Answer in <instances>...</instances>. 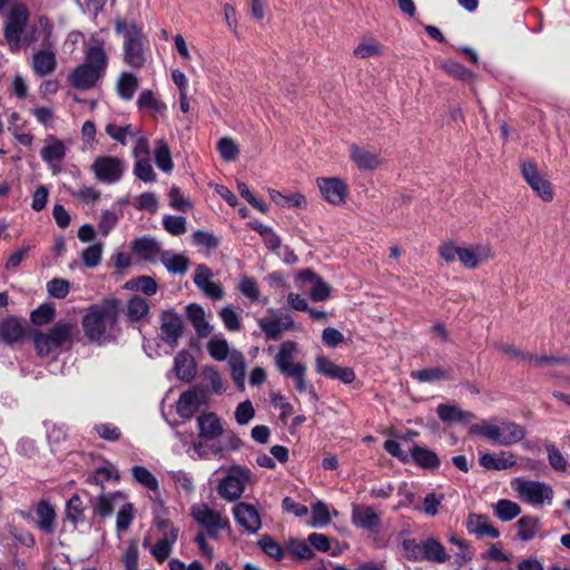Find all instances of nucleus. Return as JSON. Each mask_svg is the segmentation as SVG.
Listing matches in <instances>:
<instances>
[{"instance_id": "nucleus-40", "label": "nucleus", "mask_w": 570, "mask_h": 570, "mask_svg": "<svg viewBox=\"0 0 570 570\" xmlns=\"http://www.w3.org/2000/svg\"><path fill=\"white\" fill-rule=\"evenodd\" d=\"M24 335L21 323L13 317L4 320L0 325V337L6 343L12 344L20 341Z\"/></svg>"}, {"instance_id": "nucleus-10", "label": "nucleus", "mask_w": 570, "mask_h": 570, "mask_svg": "<svg viewBox=\"0 0 570 570\" xmlns=\"http://www.w3.org/2000/svg\"><path fill=\"white\" fill-rule=\"evenodd\" d=\"M156 542L150 547V554L158 563L165 562L173 553L179 537V529L171 521L157 520L154 528Z\"/></svg>"}, {"instance_id": "nucleus-36", "label": "nucleus", "mask_w": 570, "mask_h": 570, "mask_svg": "<svg viewBox=\"0 0 570 570\" xmlns=\"http://www.w3.org/2000/svg\"><path fill=\"white\" fill-rule=\"evenodd\" d=\"M160 262L169 273L185 274L189 267V259L184 254H176L171 250H165L160 255Z\"/></svg>"}, {"instance_id": "nucleus-31", "label": "nucleus", "mask_w": 570, "mask_h": 570, "mask_svg": "<svg viewBox=\"0 0 570 570\" xmlns=\"http://www.w3.org/2000/svg\"><path fill=\"white\" fill-rule=\"evenodd\" d=\"M132 250L144 261L155 262L157 258L160 259L161 247L160 244L149 237H141L135 240Z\"/></svg>"}, {"instance_id": "nucleus-23", "label": "nucleus", "mask_w": 570, "mask_h": 570, "mask_svg": "<svg viewBox=\"0 0 570 570\" xmlns=\"http://www.w3.org/2000/svg\"><path fill=\"white\" fill-rule=\"evenodd\" d=\"M307 366L303 362H297L295 367H292L288 372L283 375L289 377L294 382V386L299 393H307L313 403L318 401L315 387L306 380Z\"/></svg>"}, {"instance_id": "nucleus-16", "label": "nucleus", "mask_w": 570, "mask_h": 570, "mask_svg": "<svg viewBox=\"0 0 570 570\" xmlns=\"http://www.w3.org/2000/svg\"><path fill=\"white\" fill-rule=\"evenodd\" d=\"M495 252L493 246L488 242L474 243L465 245L462 266L466 269H475L480 265L487 264L493 259Z\"/></svg>"}, {"instance_id": "nucleus-49", "label": "nucleus", "mask_w": 570, "mask_h": 570, "mask_svg": "<svg viewBox=\"0 0 570 570\" xmlns=\"http://www.w3.org/2000/svg\"><path fill=\"white\" fill-rule=\"evenodd\" d=\"M238 291L250 302H261L263 305L268 303L267 297H261L258 284L253 277L242 276L238 283Z\"/></svg>"}, {"instance_id": "nucleus-45", "label": "nucleus", "mask_w": 570, "mask_h": 570, "mask_svg": "<svg viewBox=\"0 0 570 570\" xmlns=\"http://www.w3.org/2000/svg\"><path fill=\"white\" fill-rule=\"evenodd\" d=\"M199 407V399L196 392H184L177 401V413L184 419L191 417Z\"/></svg>"}, {"instance_id": "nucleus-47", "label": "nucleus", "mask_w": 570, "mask_h": 570, "mask_svg": "<svg viewBox=\"0 0 570 570\" xmlns=\"http://www.w3.org/2000/svg\"><path fill=\"white\" fill-rule=\"evenodd\" d=\"M413 461L423 469H436L440 465V460L433 451L415 445L411 451Z\"/></svg>"}, {"instance_id": "nucleus-33", "label": "nucleus", "mask_w": 570, "mask_h": 570, "mask_svg": "<svg viewBox=\"0 0 570 570\" xmlns=\"http://www.w3.org/2000/svg\"><path fill=\"white\" fill-rule=\"evenodd\" d=\"M174 371L176 376L181 380L189 382L195 373L196 366L193 356L187 351H180L174 360Z\"/></svg>"}, {"instance_id": "nucleus-13", "label": "nucleus", "mask_w": 570, "mask_h": 570, "mask_svg": "<svg viewBox=\"0 0 570 570\" xmlns=\"http://www.w3.org/2000/svg\"><path fill=\"white\" fill-rule=\"evenodd\" d=\"M521 173L527 184L538 197L547 203L553 199L554 193L551 183L547 179L546 175L539 171L533 160H523L521 163Z\"/></svg>"}, {"instance_id": "nucleus-29", "label": "nucleus", "mask_w": 570, "mask_h": 570, "mask_svg": "<svg viewBox=\"0 0 570 570\" xmlns=\"http://www.w3.org/2000/svg\"><path fill=\"white\" fill-rule=\"evenodd\" d=\"M268 196L275 203L276 206L282 208L305 209L307 207L306 197L298 191L283 194L276 189L269 188Z\"/></svg>"}, {"instance_id": "nucleus-62", "label": "nucleus", "mask_w": 570, "mask_h": 570, "mask_svg": "<svg viewBox=\"0 0 570 570\" xmlns=\"http://www.w3.org/2000/svg\"><path fill=\"white\" fill-rule=\"evenodd\" d=\"M110 480L118 481L119 475L117 469L111 464H105L100 468H97L92 475L89 476V481L102 485L105 482Z\"/></svg>"}, {"instance_id": "nucleus-42", "label": "nucleus", "mask_w": 570, "mask_h": 570, "mask_svg": "<svg viewBox=\"0 0 570 570\" xmlns=\"http://www.w3.org/2000/svg\"><path fill=\"white\" fill-rule=\"evenodd\" d=\"M465 245H460L452 239L442 242L438 247L440 257L448 264L459 262L462 265Z\"/></svg>"}, {"instance_id": "nucleus-51", "label": "nucleus", "mask_w": 570, "mask_h": 570, "mask_svg": "<svg viewBox=\"0 0 570 570\" xmlns=\"http://www.w3.org/2000/svg\"><path fill=\"white\" fill-rule=\"evenodd\" d=\"M125 288L135 292H141L147 296H153L158 291L156 281L150 276H139L125 283Z\"/></svg>"}, {"instance_id": "nucleus-25", "label": "nucleus", "mask_w": 570, "mask_h": 570, "mask_svg": "<svg viewBox=\"0 0 570 570\" xmlns=\"http://www.w3.org/2000/svg\"><path fill=\"white\" fill-rule=\"evenodd\" d=\"M50 48L45 47V49L36 51L32 56L31 68L39 77L52 73L57 67L56 53Z\"/></svg>"}, {"instance_id": "nucleus-34", "label": "nucleus", "mask_w": 570, "mask_h": 570, "mask_svg": "<svg viewBox=\"0 0 570 570\" xmlns=\"http://www.w3.org/2000/svg\"><path fill=\"white\" fill-rule=\"evenodd\" d=\"M353 523L365 529H374L380 523L379 514L371 507L355 505L352 511Z\"/></svg>"}, {"instance_id": "nucleus-21", "label": "nucleus", "mask_w": 570, "mask_h": 570, "mask_svg": "<svg viewBox=\"0 0 570 570\" xmlns=\"http://www.w3.org/2000/svg\"><path fill=\"white\" fill-rule=\"evenodd\" d=\"M258 326L267 340H277L283 332L297 328L289 315L263 317L258 320Z\"/></svg>"}, {"instance_id": "nucleus-54", "label": "nucleus", "mask_w": 570, "mask_h": 570, "mask_svg": "<svg viewBox=\"0 0 570 570\" xmlns=\"http://www.w3.org/2000/svg\"><path fill=\"white\" fill-rule=\"evenodd\" d=\"M218 315L227 331H229V332L240 331L242 316L232 305L222 307Z\"/></svg>"}, {"instance_id": "nucleus-6", "label": "nucleus", "mask_w": 570, "mask_h": 570, "mask_svg": "<svg viewBox=\"0 0 570 570\" xmlns=\"http://www.w3.org/2000/svg\"><path fill=\"white\" fill-rule=\"evenodd\" d=\"M510 485L521 501L531 505L542 507L552 503L554 491L552 487L546 482L513 478L510 481Z\"/></svg>"}, {"instance_id": "nucleus-22", "label": "nucleus", "mask_w": 570, "mask_h": 570, "mask_svg": "<svg viewBox=\"0 0 570 570\" xmlns=\"http://www.w3.org/2000/svg\"><path fill=\"white\" fill-rule=\"evenodd\" d=\"M350 156L361 170H375L383 163V158L380 153L357 145H352L350 147Z\"/></svg>"}, {"instance_id": "nucleus-19", "label": "nucleus", "mask_w": 570, "mask_h": 570, "mask_svg": "<svg viewBox=\"0 0 570 570\" xmlns=\"http://www.w3.org/2000/svg\"><path fill=\"white\" fill-rule=\"evenodd\" d=\"M233 514L238 525L248 533H257L261 530V514L253 504L239 502L233 508Z\"/></svg>"}, {"instance_id": "nucleus-58", "label": "nucleus", "mask_w": 570, "mask_h": 570, "mask_svg": "<svg viewBox=\"0 0 570 570\" xmlns=\"http://www.w3.org/2000/svg\"><path fill=\"white\" fill-rule=\"evenodd\" d=\"M134 520V505L127 502V499L119 507L116 518V528L118 532H125Z\"/></svg>"}, {"instance_id": "nucleus-15", "label": "nucleus", "mask_w": 570, "mask_h": 570, "mask_svg": "<svg viewBox=\"0 0 570 570\" xmlns=\"http://www.w3.org/2000/svg\"><path fill=\"white\" fill-rule=\"evenodd\" d=\"M316 185L322 197L333 206L345 204L348 195V187L344 180L337 177H320Z\"/></svg>"}, {"instance_id": "nucleus-61", "label": "nucleus", "mask_w": 570, "mask_h": 570, "mask_svg": "<svg viewBox=\"0 0 570 570\" xmlns=\"http://www.w3.org/2000/svg\"><path fill=\"white\" fill-rule=\"evenodd\" d=\"M132 173L144 183H154L156 180V174L148 158L136 160Z\"/></svg>"}, {"instance_id": "nucleus-43", "label": "nucleus", "mask_w": 570, "mask_h": 570, "mask_svg": "<svg viewBox=\"0 0 570 570\" xmlns=\"http://www.w3.org/2000/svg\"><path fill=\"white\" fill-rule=\"evenodd\" d=\"M227 362L230 366L232 377L235 384L239 389H244L246 379V363L244 355L239 351L233 350Z\"/></svg>"}, {"instance_id": "nucleus-41", "label": "nucleus", "mask_w": 570, "mask_h": 570, "mask_svg": "<svg viewBox=\"0 0 570 570\" xmlns=\"http://www.w3.org/2000/svg\"><path fill=\"white\" fill-rule=\"evenodd\" d=\"M138 86L137 76L131 72H122L117 80V94L122 100L129 101L134 98Z\"/></svg>"}, {"instance_id": "nucleus-4", "label": "nucleus", "mask_w": 570, "mask_h": 570, "mask_svg": "<svg viewBox=\"0 0 570 570\" xmlns=\"http://www.w3.org/2000/svg\"><path fill=\"white\" fill-rule=\"evenodd\" d=\"M470 433L484 436L492 444L501 446L519 443L525 436V430L522 425L498 417L472 424Z\"/></svg>"}, {"instance_id": "nucleus-35", "label": "nucleus", "mask_w": 570, "mask_h": 570, "mask_svg": "<svg viewBox=\"0 0 570 570\" xmlns=\"http://www.w3.org/2000/svg\"><path fill=\"white\" fill-rule=\"evenodd\" d=\"M436 413L443 422L449 423H468L473 419V414L468 411L461 410L453 404H440Z\"/></svg>"}, {"instance_id": "nucleus-48", "label": "nucleus", "mask_w": 570, "mask_h": 570, "mask_svg": "<svg viewBox=\"0 0 570 570\" xmlns=\"http://www.w3.org/2000/svg\"><path fill=\"white\" fill-rule=\"evenodd\" d=\"M493 511L498 519L509 522L521 513V508L517 502L508 499H500L493 504Z\"/></svg>"}, {"instance_id": "nucleus-17", "label": "nucleus", "mask_w": 570, "mask_h": 570, "mask_svg": "<svg viewBox=\"0 0 570 570\" xmlns=\"http://www.w3.org/2000/svg\"><path fill=\"white\" fill-rule=\"evenodd\" d=\"M213 272L204 264L195 268L193 277L194 284L209 298L220 301L225 296V291L220 283L213 281Z\"/></svg>"}, {"instance_id": "nucleus-56", "label": "nucleus", "mask_w": 570, "mask_h": 570, "mask_svg": "<svg viewBox=\"0 0 570 570\" xmlns=\"http://www.w3.org/2000/svg\"><path fill=\"white\" fill-rule=\"evenodd\" d=\"M312 522L311 525L313 528H324L332 520V513L328 507L322 502L317 501L312 505Z\"/></svg>"}, {"instance_id": "nucleus-14", "label": "nucleus", "mask_w": 570, "mask_h": 570, "mask_svg": "<svg viewBox=\"0 0 570 570\" xmlns=\"http://www.w3.org/2000/svg\"><path fill=\"white\" fill-rule=\"evenodd\" d=\"M52 31L53 24L51 21L46 16H37L32 21H29L22 45H41L42 47H51Z\"/></svg>"}, {"instance_id": "nucleus-8", "label": "nucleus", "mask_w": 570, "mask_h": 570, "mask_svg": "<svg viewBox=\"0 0 570 570\" xmlns=\"http://www.w3.org/2000/svg\"><path fill=\"white\" fill-rule=\"evenodd\" d=\"M90 170L99 183L116 185L124 178L127 171V164L122 157L100 155L94 159Z\"/></svg>"}, {"instance_id": "nucleus-2", "label": "nucleus", "mask_w": 570, "mask_h": 570, "mask_svg": "<svg viewBox=\"0 0 570 570\" xmlns=\"http://www.w3.org/2000/svg\"><path fill=\"white\" fill-rule=\"evenodd\" d=\"M118 317L119 302L117 299H104L91 305L82 318L86 337L99 345L114 341L117 335Z\"/></svg>"}, {"instance_id": "nucleus-38", "label": "nucleus", "mask_w": 570, "mask_h": 570, "mask_svg": "<svg viewBox=\"0 0 570 570\" xmlns=\"http://www.w3.org/2000/svg\"><path fill=\"white\" fill-rule=\"evenodd\" d=\"M233 350L222 334L214 335L207 343L208 354L215 361H228Z\"/></svg>"}, {"instance_id": "nucleus-9", "label": "nucleus", "mask_w": 570, "mask_h": 570, "mask_svg": "<svg viewBox=\"0 0 570 570\" xmlns=\"http://www.w3.org/2000/svg\"><path fill=\"white\" fill-rule=\"evenodd\" d=\"M250 478L252 472L249 469L240 465L229 466L226 476L217 485L219 497L228 502L238 500L243 495Z\"/></svg>"}, {"instance_id": "nucleus-27", "label": "nucleus", "mask_w": 570, "mask_h": 570, "mask_svg": "<svg viewBox=\"0 0 570 570\" xmlns=\"http://www.w3.org/2000/svg\"><path fill=\"white\" fill-rule=\"evenodd\" d=\"M186 315L198 337H207L213 332L214 327L207 321L205 309L200 305L196 303L187 305Z\"/></svg>"}, {"instance_id": "nucleus-37", "label": "nucleus", "mask_w": 570, "mask_h": 570, "mask_svg": "<svg viewBox=\"0 0 570 570\" xmlns=\"http://www.w3.org/2000/svg\"><path fill=\"white\" fill-rule=\"evenodd\" d=\"M480 464L488 470H507L517 464L513 454L507 455L505 453L492 454L484 453L480 458Z\"/></svg>"}, {"instance_id": "nucleus-20", "label": "nucleus", "mask_w": 570, "mask_h": 570, "mask_svg": "<svg viewBox=\"0 0 570 570\" xmlns=\"http://www.w3.org/2000/svg\"><path fill=\"white\" fill-rule=\"evenodd\" d=\"M184 321L180 315L173 311L164 312L161 315L160 336L170 347H175L183 334Z\"/></svg>"}, {"instance_id": "nucleus-3", "label": "nucleus", "mask_w": 570, "mask_h": 570, "mask_svg": "<svg viewBox=\"0 0 570 570\" xmlns=\"http://www.w3.org/2000/svg\"><path fill=\"white\" fill-rule=\"evenodd\" d=\"M107 63L108 58L104 49V42L92 37L85 50V62L73 69L68 80L77 89H91L105 75Z\"/></svg>"}, {"instance_id": "nucleus-32", "label": "nucleus", "mask_w": 570, "mask_h": 570, "mask_svg": "<svg viewBox=\"0 0 570 570\" xmlns=\"http://www.w3.org/2000/svg\"><path fill=\"white\" fill-rule=\"evenodd\" d=\"M125 500L126 495L119 491L101 494L96 499L95 512L100 517H108L115 509H119Z\"/></svg>"}, {"instance_id": "nucleus-64", "label": "nucleus", "mask_w": 570, "mask_h": 570, "mask_svg": "<svg viewBox=\"0 0 570 570\" xmlns=\"http://www.w3.org/2000/svg\"><path fill=\"white\" fill-rule=\"evenodd\" d=\"M288 551L301 560H308L314 556L309 543L299 539H289L287 543Z\"/></svg>"}, {"instance_id": "nucleus-63", "label": "nucleus", "mask_w": 570, "mask_h": 570, "mask_svg": "<svg viewBox=\"0 0 570 570\" xmlns=\"http://www.w3.org/2000/svg\"><path fill=\"white\" fill-rule=\"evenodd\" d=\"M66 518L72 523H77L83 519V503L79 495H72L66 505Z\"/></svg>"}, {"instance_id": "nucleus-5", "label": "nucleus", "mask_w": 570, "mask_h": 570, "mask_svg": "<svg viewBox=\"0 0 570 570\" xmlns=\"http://www.w3.org/2000/svg\"><path fill=\"white\" fill-rule=\"evenodd\" d=\"M118 35L124 37V59L132 68H141L146 63V50L148 40L144 36L141 28L136 23H127L118 19L115 23Z\"/></svg>"}, {"instance_id": "nucleus-24", "label": "nucleus", "mask_w": 570, "mask_h": 570, "mask_svg": "<svg viewBox=\"0 0 570 570\" xmlns=\"http://www.w3.org/2000/svg\"><path fill=\"white\" fill-rule=\"evenodd\" d=\"M298 353V344L294 341H284L281 343L277 353L274 356L275 366L281 374L295 367V357Z\"/></svg>"}, {"instance_id": "nucleus-60", "label": "nucleus", "mask_w": 570, "mask_h": 570, "mask_svg": "<svg viewBox=\"0 0 570 570\" xmlns=\"http://www.w3.org/2000/svg\"><path fill=\"white\" fill-rule=\"evenodd\" d=\"M411 376L419 382H435L448 379V372L441 367H429L412 372Z\"/></svg>"}, {"instance_id": "nucleus-30", "label": "nucleus", "mask_w": 570, "mask_h": 570, "mask_svg": "<svg viewBox=\"0 0 570 570\" xmlns=\"http://www.w3.org/2000/svg\"><path fill=\"white\" fill-rule=\"evenodd\" d=\"M35 512L38 529L48 534L52 533L56 528L53 507L47 501H41L37 504Z\"/></svg>"}, {"instance_id": "nucleus-11", "label": "nucleus", "mask_w": 570, "mask_h": 570, "mask_svg": "<svg viewBox=\"0 0 570 570\" xmlns=\"http://www.w3.org/2000/svg\"><path fill=\"white\" fill-rule=\"evenodd\" d=\"M190 515L215 540L219 538L222 530L230 528L226 517L204 502L194 503L190 507Z\"/></svg>"}, {"instance_id": "nucleus-50", "label": "nucleus", "mask_w": 570, "mask_h": 570, "mask_svg": "<svg viewBox=\"0 0 570 570\" xmlns=\"http://www.w3.org/2000/svg\"><path fill=\"white\" fill-rule=\"evenodd\" d=\"M154 158L156 166L164 173H171L174 163L171 159V153L165 140L159 139L156 142L154 150Z\"/></svg>"}, {"instance_id": "nucleus-39", "label": "nucleus", "mask_w": 570, "mask_h": 570, "mask_svg": "<svg viewBox=\"0 0 570 570\" xmlns=\"http://www.w3.org/2000/svg\"><path fill=\"white\" fill-rule=\"evenodd\" d=\"M138 130V128L130 124L120 126L115 122L108 124L105 128L106 134L121 146H126L129 139H132L135 136H137Z\"/></svg>"}, {"instance_id": "nucleus-1", "label": "nucleus", "mask_w": 570, "mask_h": 570, "mask_svg": "<svg viewBox=\"0 0 570 570\" xmlns=\"http://www.w3.org/2000/svg\"><path fill=\"white\" fill-rule=\"evenodd\" d=\"M198 439L186 450L193 460L224 459L240 445V440L233 433H225L222 420L213 412L197 417Z\"/></svg>"}, {"instance_id": "nucleus-53", "label": "nucleus", "mask_w": 570, "mask_h": 570, "mask_svg": "<svg viewBox=\"0 0 570 570\" xmlns=\"http://www.w3.org/2000/svg\"><path fill=\"white\" fill-rule=\"evenodd\" d=\"M137 107L139 110H153L156 114H163L166 110V105L149 89L140 92L137 99Z\"/></svg>"}, {"instance_id": "nucleus-46", "label": "nucleus", "mask_w": 570, "mask_h": 570, "mask_svg": "<svg viewBox=\"0 0 570 570\" xmlns=\"http://www.w3.org/2000/svg\"><path fill=\"white\" fill-rule=\"evenodd\" d=\"M518 537L522 541H530L535 538L541 529L540 520L537 517L524 515L518 522Z\"/></svg>"}, {"instance_id": "nucleus-18", "label": "nucleus", "mask_w": 570, "mask_h": 570, "mask_svg": "<svg viewBox=\"0 0 570 570\" xmlns=\"http://www.w3.org/2000/svg\"><path fill=\"white\" fill-rule=\"evenodd\" d=\"M67 148L65 142L53 135L45 139V145L40 150L41 159L56 173L60 170V164L66 157Z\"/></svg>"}, {"instance_id": "nucleus-44", "label": "nucleus", "mask_w": 570, "mask_h": 570, "mask_svg": "<svg viewBox=\"0 0 570 570\" xmlns=\"http://www.w3.org/2000/svg\"><path fill=\"white\" fill-rule=\"evenodd\" d=\"M501 351L509 355L510 357H519L522 358H529V361L533 362L537 366H544V365H554V364H568V358H559V357H547V356H533L529 355L525 356L523 353H521L519 350H517L513 346L510 345H503L501 347Z\"/></svg>"}, {"instance_id": "nucleus-26", "label": "nucleus", "mask_w": 570, "mask_h": 570, "mask_svg": "<svg viewBox=\"0 0 570 570\" xmlns=\"http://www.w3.org/2000/svg\"><path fill=\"white\" fill-rule=\"evenodd\" d=\"M466 530L469 533L476 535L478 538H492L497 539L500 535L498 529L493 527L488 517L480 514H470L465 522Z\"/></svg>"}, {"instance_id": "nucleus-57", "label": "nucleus", "mask_w": 570, "mask_h": 570, "mask_svg": "<svg viewBox=\"0 0 570 570\" xmlns=\"http://www.w3.org/2000/svg\"><path fill=\"white\" fill-rule=\"evenodd\" d=\"M104 245L101 243H95L87 246L80 254L81 261L86 267H97L102 257Z\"/></svg>"}, {"instance_id": "nucleus-12", "label": "nucleus", "mask_w": 570, "mask_h": 570, "mask_svg": "<svg viewBox=\"0 0 570 570\" xmlns=\"http://www.w3.org/2000/svg\"><path fill=\"white\" fill-rule=\"evenodd\" d=\"M72 327L68 322H58L48 333H37L33 341L39 355L56 352L69 338Z\"/></svg>"}, {"instance_id": "nucleus-52", "label": "nucleus", "mask_w": 570, "mask_h": 570, "mask_svg": "<svg viewBox=\"0 0 570 570\" xmlns=\"http://www.w3.org/2000/svg\"><path fill=\"white\" fill-rule=\"evenodd\" d=\"M131 475L134 480L139 483L141 487L146 488L149 491H158L159 483L157 478L142 465H135L131 468Z\"/></svg>"}, {"instance_id": "nucleus-7", "label": "nucleus", "mask_w": 570, "mask_h": 570, "mask_svg": "<svg viewBox=\"0 0 570 570\" xmlns=\"http://www.w3.org/2000/svg\"><path fill=\"white\" fill-rule=\"evenodd\" d=\"M29 21V9L22 3L12 6L8 11L3 36L11 51H18L21 48Z\"/></svg>"}, {"instance_id": "nucleus-59", "label": "nucleus", "mask_w": 570, "mask_h": 570, "mask_svg": "<svg viewBox=\"0 0 570 570\" xmlns=\"http://www.w3.org/2000/svg\"><path fill=\"white\" fill-rule=\"evenodd\" d=\"M169 478L178 490H183L186 494H191L194 492V478L190 473L183 470L171 471L169 473Z\"/></svg>"}, {"instance_id": "nucleus-28", "label": "nucleus", "mask_w": 570, "mask_h": 570, "mask_svg": "<svg viewBox=\"0 0 570 570\" xmlns=\"http://www.w3.org/2000/svg\"><path fill=\"white\" fill-rule=\"evenodd\" d=\"M423 561L433 563H444L450 557L443 544L434 537H428L421 540Z\"/></svg>"}, {"instance_id": "nucleus-55", "label": "nucleus", "mask_w": 570, "mask_h": 570, "mask_svg": "<svg viewBox=\"0 0 570 570\" xmlns=\"http://www.w3.org/2000/svg\"><path fill=\"white\" fill-rule=\"evenodd\" d=\"M149 313V305L145 298L132 296L127 303V316L131 321H139Z\"/></svg>"}]
</instances>
